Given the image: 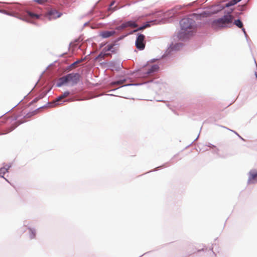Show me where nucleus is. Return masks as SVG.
I'll return each mask as SVG.
<instances>
[{
	"label": "nucleus",
	"mask_w": 257,
	"mask_h": 257,
	"mask_svg": "<svg viewBox=\"0 0 257 257\" xmlns=\"http://www.w3.org/2000/svg\"><path fill=\"white\" fill-rule=\"evenodd\" d=\"M125 79L120 80L113 82L114 85H122L125 82Z\"/></svg>",
	"instance_id": "20"
},
{
	"label": "nucleus",
	"mask_w": 257,
	"mask_h": 257,
	"mask_svg": "<svg viewBox=\"0 0 257 257\" xmlns=\"http://www.w3.org/2000/svg\"><path fill=\"white\" fill-rule=\"evenodd\" d=\"M24 121H15L14 123L12 124V125L11 127L9 128V130L7 131V133H9L13 130H14L15 128H16L18 125H19L20 124L23 123Z\"/></svg>",
	"instance_id": "10"
},
{
	"label": "nucleus",
	"mask_w": 257,
	"mask_h": 257,
	"mask_svg": "<svg viewBox=\"0 0 257 257\" xmlns=\"http://www.w3.org/2000/svg\"><path fill=\"white\" fill-rule=\"evenodd\" d=\"M67 82H69V78H68V74L66 76H63L60 78L59 79V84L58 86H61L62 85H63Z\"/></svg>",
	"instance_id": "11"
},
{
	"label": "nucleus",
	"mask_w": 257,
	"mask_h": 257,
	"mask_svg": "<svg viewBox=\"0 0 257 257\" xmlns=\"http://www.w3.org/2000/svg\"><path fill=\"white\" fill-rule=\"evenodd\" d=\"M230 12L228 15L213 20L211 23V27L214 30L229 27L232 23L233 17Z\"/></svg>",
	"instance_id": "2"
},
{
	"label": "nucleus",
	"mask_w": 257,
	"mask_h": 257,
	"mask_svg": "<svg viewBox=\"0 0 257 257\" xmlns=\"http://www.w3.org/2000/svg\"><path fill=\"white\" fill-rule=\"evenodd\" d=\"M16 119H17V118L16 117H11L7 119V121L11 122L12 120H16Z\"/></svg>",
	"instance_id": "24"
},
{
	"label": "nucleus",
	"mask_w": 257,
	"mask_h": 257,
	"mask_svg": "<svg viewBox=\"0 0 257 257\" xmlns=\"http://www.w3.org/2000/svg\"><path fill=\"white\" fill-rule=\"evenodd\" d=\"M10 168V166L7 167H3L0 169V176L3 177V176L8 172V170Z\"/></svg>",
	"instance_id": "14"
},
{
	"label": "nucleus",
	"mask_w": 257,
	"mask_h": 257,
	"mask_svg": "<svg viewBox=\"0 0 257 257\" xmlns=\"http://www.w3.org/2000/svg\"><path fill=\"white\" fill-rule=\"evenodd\" d=\"M115 34V31H102L100 33V36L103 38H107L110 37Z\"/></svg>",
	"instance_id": "7"
},
{
	"label": "nucleus",
	"mask_w": 257,
	"mask_h": 257,
	"mask_svg": "<svg viewBox=\"0 0 257 257\" xmlns=\"http://www.w3.org/2000/svg\"><path fill=\"white\" fill-rule=\"evenodd\" d=\"M125 27H131V28H137L138 27L137 24L134 21H128L124 23Z\"/></svg>",
	"instance_id": "12"
},
{
	"label": "nucleus",
	"mask_w": 257,
	"mask_h": 257,
	"mask_svg": "<svg viewBox=\"0 0 257 257\" xmlns=\"http://www.w3.org/2000/svg\"><path fill=\"white\" fill-rule=\"evenodd\" d=\"M181 30L178 37L184 39L192 36L196 32L195 22L190 18H184L180 21Z\"/></svg>",
	"instance_id": "1"
},
{
	"label": "nucleus",
	"mask_w": 257,
	"mask_h": 257,
	"mask_svg": "<svg viewBox=\"0 0 257 257\" xmlns=\"http://www.w3.org/2000/svg\"><path fill=\"white\" fill-rule=\"evenodd\" d=\"M147 74H150L152 73H153V72H155L158 71L159 67L158 65L153 64L152 66H151L150 68L147 67Z\"/></svg>",
	"instance_id": "9"
},
{
	"label": "nucleus",
	"mask_w": 257,
	"mask_h": 257,
	"mask_svg": "<svg viewBox=\"0 0 257 257\" xmlns=\"http://www.w3.org/2000/svg\"><path fill=\"white\" fill-rule=\"evenodd\" d=\"M234 24L239 28H242L243 27V24L240 20H235L234 22Z\"/></svg>",
	"instance_id": "17"
},
{
	"label": "nucleus",
	"mask_w": 257,
	"mask_h": 257,
	"mask_svg": "<svg viewBox=\"0 0 257 257\" xmlns=\"http://www.w3.org/2000/svg\"><path fill=\"white\" fill-rule=\"evenodd\" d=\"M150 26V25H149V24H148V25H146L143 26H142V27H139L138 29H137V30H135L134 31V32H137V31H140V30H144V29H145L146 28H147V27H148V26Z\"/></svg>",
	"instance_id": "22"
},
{
	"label": "nucleus",
	"mask_w": 257,
	"mask_h": 257,
	"mask_svg": "<svg viewBox=\"0 0 257 257\" xmlns=\"http://www.w3.org/2000/svg\"><path fill=\"white\" fill-rule=\"evenodd\" d=\"M241 0H232L230 1L229 2L225 4V6L222 8V9H224L225 8H228L229 7H231L232 6H234Z\"/></svg>",
	"instance_id": "13"
},
{
	"label": "nucleus",
	"mask_w": 257,
	"mask_h": 257,
	"mask_svg": "<svg viewBox=\"0 0 257 257\" xmlns=\"http://www.w3.org/2000/svg\"><path fill=\"white\" fill-rule=\"evenodd\" d=\"M113 46H114V45H113V44L109 45L107 46L106 47H105L103 49V51L105 53H107L108 51H111L112 52H114V51L113 50H112V49L113 48Z\"/></svg>",
	"instance_id": "15"
},
{
	"label": "nucleus",
	"mask_w": 257,
	"mask_h": 257,
	"mask_svg": "<svg viewBox=\"0 0 257 257\" xmlns=\"http://www.w3.org/2000/svg\"><path fill=\"white\" fill-rule=\"evenodd\" d=\"M241 29H242L243 32L244 33V34H246V32L245 31V29L243 27Z\"/></svg>",
	"instance_id": "25"
},
{
	"label": "nucleus",
	"mask_w": 257,
	"mask_h": 257,
	"mask_svg": "<svg viewBox=\"0 0 257 257\" xmlns=\"http://www.w3.org/2000/svg\"><path fill=\"white\" fill-rule=\"evenodd\" d=\"M69 94L70 93L69 91L64 92L62 94L58 97L53 102V104H54L53 106H55L56 105L58 104L57 103L58 102H59L62 99L67 97L69 95Z\"/></svg>",
	"instance_id": "8"
},
{
	"label": "nucleus",
	"mask_w": 257,
	"mask_h": 257,
	"mask_svg": "<svg viewBox=\"0 0 257 257\" xmlns=\"http://www.w3.org/2000/svg\"><path fill=\"white\" fill-rule=\"evenodd\" d=\"M136 46L139 50H143L145 47V36L139 34L136 41Z\"/></svg>",
	"instance_id": "3"
},
{
	"label": "nucleus",
	"mask_w": 257,
	"mask_h": 257,
	"mask_svg": "<svg viewBox=\"0 0 257 257\" xmlns=\"http://www.w3.org/2000/svg\"><path fill=\"white\" fill-rule=\"evenodd\" d=\"M126 28L124 23L122 24L120 26L117 27L115 29L117 30H121Z\"/></svg>",
	"instance_id": "21"
},
{
	"label": "nucleus",
	"mask_w": 257,
	"mask_h": 257,
	"mask_svg": "<svg viewBox=\"0 0 257 257\" xmlns=\"http://www.w3.org/2000/svg\"><path fill=\"white\" fill-rule=\"evenodd\" d=\"M114 2L112 3L111 4V6H112Z\"/></svg>",
	"instance_id": "26"
},
{
	"label": "nucleus",
	"mask_w": 257,
	"mask_h": 257,
	"mask_svg": "<svg viewBox=\"0 0 257 257\" xmlns=\"http://www.w3.org/2000/svg\"><path fill=\"white\" fill-rule=\"evenodd\" d=\"M34 1L39 4L42 5L47 2L48 0H35Z\"/></svg>",
	"instance_id": "23"
},
{
	"label": "nucleus",
	"mask_w": 257,
	"mask_h": 257,
	"mask_svg": "<svg viewBox=\"0 0 257 257\" xmlns=\"http://www.w3.org/2000/svg\"><path fill=\"white\" fill-rule=\"evenodd\" d=\"M111 56L109 53H105L102 51L98 56L97 58L104 59L105 57Z\"/></svg>",
	"instance_id": "16"
},
{
	"label": "nucleus",
	"mask_w": 257,
	"mask_h": 257,
	"mask_svg": "<svg viewBox=\"0 0 257 257\" xmlns=\"http://www.w3.org/2000/svg\"><path fill=\"white\" fill-rule=\"evenodd\" d=\"M27 14L28 15V16H29L30 17H31L32 18L35 17L37 19H39L40 17L39 15H38L37 14H34L31 12H27Z\"/></svg>",
	"instance_id": "18"
},
{
	"label": "nucleus",
	"mask_w": 257,
	"mask_h": 257,
	"mask_svg": "<svg viewBox=\"0 0 257 257\" xmlns=\"http://www.w3.org/2000/svg\"><path fill=\"white\" fill-rule=\"evenodd\" d=\"M69 82L73 84H76L79 80L80 75L78 73H70L68 74Z\"/></svg>",
	"instance_id": "5"
},
{
	"label": "nucleus",
	"mask_w": 257,
	"mask_h": 257,
	"mask_svg": "<svg viewBox=\"0 0 257 257\" xmlns=\"http://www.w3.org/2000/svg\"><path fill=\"white\" fill-rule=\"evenodd\" d=\"M30 237L31 239H33L35 237V231L32 229H29Z\"/></svg>",
	"instance_id": "19"
},
{
	"label": "nucleus",
	"mask_w": 257,
	"mask_h": 257,
	"mask_svg": "<svg viewBox=\"0 0 257 257\" xmlns=\"http://www.w3.org/2000/svg\"><path fill=\"white\" fill-rule=\"evenodd\" d=\"M62 14L59 13L56 10H51L48 12L47 15L49 16V20L55 19L61 17Z\"/></svg>",
	"instance_id": "4"
},
{
	"label": "nucleus",
	"mask_w": 257,
	"mask_h": 257,
	"mask_svg": "<svg viewBox=\"0 0 257 257\" xmlns=\"http://www.w3.org/2000/svg\"><path fill=\"white\" fill-rule=\"evenodd\" d=\"M256 182H257V172L251 171L249 173L248 183L252 184Z\"/></svg>",
	"instance_id": "6"
}]
</instances>
